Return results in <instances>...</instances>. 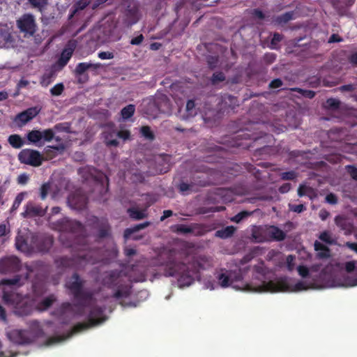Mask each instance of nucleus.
<instances>
[{"instance_id":"nucleus-1","label":"nucleus","mask_w":357,"mask_h":357,"mask_svg":"<svg viewBox=\"0 0 357 357\" xmlns=\"http://www.w3.org/2000/svg\"><path fill=\"white\" fill-rule=\"evenodd\" d=\"M19 160L21 162L32 166H39L43 160V157L37 151L24 149L19 153Z\"/></svg>"},{"instance_id":"nucleus-2","label":"nucleus","mask_w":357,"mask_h":357,"mask_svg":"<svg viewBox=\"0 0 357 357\" xmlns=\"http://www.w3.org/2000/svg\"><path fill=\"white\" fill-rule=\"evenodd\" d=\"M163 103L160 104V106L159 100H149L144 101V106L146 107L145 113L151 118H155L158 116L159 111L162 112H167V111L165 108V105H167L165 98H162Z\"/></svg>"},{"instance_id":"nucleus-3","label":"nucleus","mask_w":357,"mask_h":357,"mask_svg":"<svg viewBox=\"0 0 357 357\" xmlns=\"http://www.w3.org/2000/svg\"><path fill=\"white\" fill-rule=\"evenodd\" d=\"M53 137L54 132L51 129L44 131L32 130L27 135L28 140L33 144H42L44 142H49Z\"/></svg>"},{"instance_id":"nucleus-4","label":"nucleus","mask_w":357,"mask_h":357,"mask_svg":"<svg viewBox=\"0 0 357 357\" xmlns=\"http://www.w3.org/2000/svg\"><path fill=\"white\" fill-rule=\"evenodd\" d=\"M116 136L123 139V140L130 139V132L128 130H122L118 133L112 129V128H107L105 130V140L109 146H116L118 144Z\"/></svg>"},{"instance_id":"nucleus-5","label":"nucleus","mask_w":357,"mask_h":357,"mask_svg":"<svg viewBox=\"0 0 357 357\" xmlns=\"http://www.w3.org/2000/svg\"><path fill=\"white\" fill-rule=\"evenodd\" d=\"M17 26L22 31L33 34L36 30L33 17L31 15H24L17 20Z\"/></svg>"},{"instance_id":"nucleus-6","label":"nucleus","mask_w":357,"mask_h":357,"mask_svg":"<svg viewBox=\"0 0 357 357\" xmlns=\"http://www.w3.org/2000/svg\"><path fill=\"white\" fill-rule=\"evenodd\" d=\"M38 112L39 110L37 107L29 108L18 114L15 117V121L18 126H22L33 119L38 114Z\"/></svg>"},{"instance_id":"nucleus-7","label":"nucleus","mask_w":357,"mask_h":357,"mask_svg":"<svg viewBox=\"0 0 357 357\" xmlns=\"http://www.w3.org/2000/svg\"><path fill=\"white\" fill-rule=\"evenodd\" d=\"M154 162L155 163L156 172L160 173L165 172L169 169L171 157L168 155H158L155 156Z\"/></svg>"},{"instance_id":"nucleus-8","label":"nucleus","mask_w":357,"mask_h":357,"mask_svg":"<svg viewBox=\"0 0 357 357\" xmlns=\"http://www.w3.org/2000/svg\"><path fill=\"white\" fill-rule=\"evenodd\" d=\"M75 46V42H70L68 47H66L61 53V58L59 59L57 63L60 68L63 67L68 63V60L72 56Z\"/></svg>"},{"instance_id":"nucleus-9","label":"nucleus","mask_w":357,"mask_h":357,"mask_svg":"<svg viewBox=\"0 0 357 357\" xmlns=\"http://www.w3.org/2000/svg\"><path fill=\"white\" fill-rule=\"evenodd\" d=\"M79 175L84 178H101V173L90 167H84L79 169Z\"/></svg>"},{"instance_id":"nucleus-10","label":"nucleus","mask_w":357,"mask_h":357,"mask_svg":"<svg viewBox=\"0 0 357 357\" xmlns=\"http://www.w3.org/2000/svg\"><path fill=\"white\" fill-rule=\"evenodd\" d=\"M8 142L14 148H20L23 145L22 139L17 135H10L8 138Z\"/></svg>"},{"instance_id":"nucleus-11","label":"nucleus","mask_w":357,"mask_h":357,"mask_svg":"<svg viewBox=\"0 0 357 357\" xmlns=\"http://www.w3.org/2000/svg\"><path fill=\"white\" fill-rule=\"evenodd\" d=\"M135 110V108L133 105H129L125 107L124 108L122 109L121 112L122 118L123 119H129L133 115Z\"/></svg>"},{"instance_id":"nucleus-12","label":"nucleus","mask_w":357,"mask_h":357,"mask_svg":"<svg viewBox=\"0 0 357 357\" xmlns=\"http://www.w3.org/2000/svg\"><path fill=\"white\" fill-rule=\"evenodd\" d=\"M195 102L192 100H189L187 104H186V110H187V112L188 113V116H192L194 115H195L196 114V112H195Z\"/></svg>"},{"instance_id":"nucleus-13","label":"nucleus","mask_w":357,"mask_h":357,"mask_svg":"<svg viewBox=\"0 0 357 357\" xmlns=\"http://www.w3.org/2000/svg\"><path fill=\"white\" fill-rule=\"evenodd\" d=\"M63 90V84H56L53 88H52L51 93L54 96H59Z\"/></svg>"},{"instance_id":"nucleus-14","label":"nucleus","mask_w":357,"mask_h":357,"mask_svg":"<svg viewBox=\"0 0 357 357\" xmlns=\"http://www.w3.org/2000/svg\"><path fill=\"white\" fill-rule=\"evenodd\" d=\"M141 132L143 136L147 139H153V134L150 128L147 126H144L141 128Z\"/></svg>"},{"instance_id":"nucleus-15","label":"nucleus","mask_w":357,"mask_h":357,"mask_svg":"<svg viewBox=\"0 0 357 357\" xmlns=\"http://www.w3.org/2000/svg\"><path fill=\"white\" fill-rule=\"evenodd\" d=\"M347 170L351 178H357V169L354 166H347Z\"/></svg>"},{"instance_id":"nucleus-16","label":"nucleus","mask_w":357,"mask_h":357,"mask_svg":"<svg viewBox=\"0 0 357 357\" xmlns=\"http://www.w3.org/2000/svg\"><path fill=\"white\" fill-rule=\"evenodd\" d=\"M100 59H111L114 57L113 54L109 52H101L98 53Z\"/></svg>"},{"instance_id":"nucleus-17","label":"nucleus","mask_w":357,"mask_h":357,"mask_svg":"<svg viewBox=\"0 0 357 357\" xmlns=\"http://www.w3.org/2000/svg\"><path fill=\"white\" fill-rule=\"evenodd\" d=\"M32 5L36 7L42 8L47 3V0H29Z\"/></svg>"},{"instance_id":"nucleus-18","label":"nucleus","mask_w":357,"mask_h":357,"mask_svg":"<svg viewBox=\"0 0 357 357\" xmlns=\"http://www.w3.org/2000/svg\"><path fill=\"white\" fill-rule=\"evenodd\" d=\"M91 64L86 63H81L77 67V71L79 73H82L89 67H91Z\"/></svg>"},{"instance_id":"nucleus-19","label":"nucleus","mask_w":357,"mask_h":357,"mask_svg":"<svg viewBox=\"0 0 357 357\" xmlns=\"http://www.w3.org/2000/svg\"><path fill=\"white\" fill-rule=\"evenodd\" d=\"M281 85L282 82L280 79H275L270 83V87L274 89L278 88L281 86Z\"/></svg>"},{"instance_id":"nucleus-20","label":"nucleus","mask_w":357,"mask_h":357,"mask_svg":"<svg viewBox=\"0 0 357 357\" xmlns=\"http://www.w3.org/2000/svg\"><path fill=\"white\" fill-rule=\"evenodd\" d=\"M143 40L142 36H139L135 38L132 39L131 43L133 45H138Z\"/></svg>"},{"instance_id":"nucleus-21","label":"nucleus","mask_w":357,"mask_h":357,"mask_svg":"<svg viewBox=\"0 0 357 357\" xmlns=\"http://www.w3.org/2000/svg\"><path fill=\"white\" fill-rule=\"evenodd\" d=\"M294 176L292 174V173L291 172H284L282 174V178H284V179H286V178H292V177H294Z\"/></svg>"},{"instance_id":"nucleus-22","label":"nucleus","mask_w":357,"mask_h":357,"mask_svg":"<svg viewBox=\"0 0 357 357\" xmlns=\"http://www.w3.org/2000/svg\"><path fill=\"white\" fill-rule=\"evenodd\" d=\"M225 79V77L222 74L220 73L218 75H214L213 79L214 80H223Z\"/></svg>"},{"instance_id":"nucleus-23","label":"nucleus","mask_w":357,"mask_h":357,"mask_svg":"<svg viewBox=\"0 0 357 357\" xmlns=\"http://www.w3.org/2000/svg\"><path fill=\"white\" fill-rule=\"evenodd\" d=\"M339 40H339V38H337V36H336L333 35V36H332L330 38V39H329L328 42H329V43H333V42H337V41H339Z\"/></svg>"},{"instance_id":"nucleus-24","label":"nucleus","mask_w":357,"mask_h":357,"mask_svg":"<svg viewBox=\"0 0 357 357\" xmlns=\"http://www.w3.org/2000/svg\"><path fill=\"white\" fill-rule=\"evenodd\" d=\"M7 93L5 92H0V100H3L7 98Z\"/></svg>"},{"instance_id":"nucleus-25","label":"nucleus","mask_w":357,"mask_h":357,"mask_svg":"<svg viewBox=\"0 0 357 357\" xmlns=\"http://www.w3.org/2000/svg\"><path fill=\"white\" fill-rule=\"evenodd\" d=\"M328 102L331 105H337V101L335 100H333V99L328 100Z\"/></svg>"},{"instance_id":"nucleus-26","label":"nucleus","mask_w":357,"mask_h":357,"mask_svg":"<svg viewBox=\"0 0 357 357\" xmlns=\"http://www.w3.org/2000/svg\"><path fill=\"white\" fill-rule=\"evenodd\" d=\"M160 45L158 43H153L151 45V48L152 50H158L159 48Z\"/></svg>"},{"instance_id":"nucleus-27","label":"nucleus","mask_w":357,"mask_h":357,"mask_svg":"<svg viewBox=\"0 0 357 357\" xmlns=\"http://www.w3.org/2000/svg\"><path fill=\"white\" fill-rule=\"evenodd\" d=\"M281 37L279 34H275L273 38V40L279 41L280 40Z\"/></svg>"},{"instance_id":"nucleus-28","label":"nucleus","mask_w":357,"mask_h":357,"mask_svg":"<svg viewBox=\"0 0 357 357\" xmlns=\"http://www.w3.org/2000/svg\"><path fill=\"white\" fill-rule=\"evenodd\" d=\"M305 96H307V97H309V98H312V97L314 96V92L310 91H307V92L305 93Z\"/></svg>"},{"instance_id":"nucleus-29","label":"nucleus","mask_w":357,"mask_h":357,"mask_svg":"<svg viewBox=\"0 0 357 357\" xmlns=\"http://www.w3.org/2000/svg\"><path fill=\"white\" fill-rule=\"evenodd\" d=\"M26 84H27V82H24V81H22V82H20V85L21 86H25V85H26Z\"/></svg>"},{"instance_id":"nucleus-30","label":"nucleus","mask_w":357,"mask_h":357,"mask_svg":"<svg viewBox=\"0 0 357 357\" xmlns=\"http://www.w3.org/2000/svg\"><path fill=\"white\" fill-rule=\"evenodd\" d=\"M41 84H43V85H44V84H46L45 83V80H44V79L41 81Z\"/></svg>"},{"instance_id":"nucleus-31","label":"nucleus","mask_w":357,"mask_h":357,"mask_svg":"<svg viewBox=\"0 0 357 357\" xmlns=\"http://www.w3.org/2000/svg\"><path fill=\"white\" fill-rule=\"evenodd\" d=\"M19 178L22 179V178H26L24 176H20Z\"/></svg>"},{"instance_id":"nucleus-32","label":"nucleus","mask_w":357,"mask_h":357,"mask_svg":"<svg viewBox=\"0 0 357 357\" xmlns=\"http://www.w3.org/2000/svg\"><path fill=\"white\" fill-rule=\"evenodd\" d=\"M356 56H357V54H356Z\"/></svg>"}]
</instances>
